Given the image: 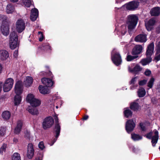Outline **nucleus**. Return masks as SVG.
I'll use <instances>...</instances> for the list:
<instances>
[{
    "label": "nucleus",
    "mask_w": 160,
    "mask_h": 160,
    "mask_svg": "<svg viewBox=\"0 0 160 160\" xmlns=\"http://www.w3.org/2000/svg\"><path fill=\"white\" fill-rule=\"evenodd\" d=\"M55 123H56L57 122V121H58V123H59V121H58V117H56V118H55Z\"/></svg>",
    "instance_id": "64"
},
{
    "label": "nucleus",
    "mask_w": 160,
    "mask_h": 160,
    "mask_svg": "<svg viewBox=\"0 0 160 160\" xmlns=\"http://www.w3.org/2000/svg\"><path fill=\"white\" fill-rule=\"evenodd\" d=\"M38 17V11L37 9L34 8L31 10L30 18L32 21L36 20Z\"/></svg>",
    "instance_id": "15"
},
{
    "label": "nucleus",
    "mask_w": 160,
    "mask_h": 160,
    "mask_svg": "<svg viewBox=\"0 0 160 160\" xmlns=\"http://www.w3.org/2000/svg\"><path fill=\"white\" fill-rule=\"evenodd\" d=\"M138 2L135 1L129 2L126 6V8L128 10H134L138 8Z\"/></svg>",
    "instance_id": "14"
},
{
    "label": "nucleus",
    "mask_w": 160,
    "mask_h": 160,
    "mask_svg": "<svg viewBox=\"0 0 160 160\" xmlns=\"http://www.w3.org/2000/svg\"><path fill=\"white\" fill-rule=\"evenodd\" d=\"M142 49V47L141 45H136L132 49L131 53L133 55H138L141 53Z\"/></svg>",
    "instance_id": "16"
},
{
    "label": "nucleus",
    "mask_w": 160,
    "mask_h": 160,
    "mask_svg": "<svg viewBox=\"0 0 160 160\" xmlns=\"http://www.w3.org/2000/svg\"><path fill=\"white\" fill-rule=\"evenodd\" d=\"M44 38V36L43 35H41V37L39 38V41L40 42H42V41L43 39Z\"/></svg>",
    "instance_id": "62"
},
{
    "label": "nucleus",
    "mask_w": 160,
    "mask_h": 160,
    "mask_svg": "<svg viewBox=\"0 0 160 160\" xmlns=\"http://www.w3.org/2000/svg\"><path fill=\"white\" fill-rule=\"evenodd\" d=\"M38 146L39 148L41 150H43V149L45 148V147L44 144V142L42 141L40 142H39Z\"/></svg>",
    "instance_id": "44"
},
{
    "label": "nucleus",
    "mask_w": 160,
    "mask_h": 160,
    "mask_svg": "<svg viewBox=\"0 0 160 160\" xmlns=\"http://www.w3.org/2000/svg\"><path fill=\"white\" fill-rule=\"evenodd\" d=\"M139 127L142 131L144 132L146 131V127L144 125L143 123L141 122L139 123Z\"/></svg>",
    "instance_id": "46"
},
{
    "label": "nucleus",
    "mask_w": 160,
    "mask_h": 160,
    "mask_svg": "<svg viewBox=\"0 0 160 160\" xmlns=\"http://www.w3.org/2000/svg\"><path fill=\"white\" fill-rule=\"evenodd\" d=\"M139 107V106L138 103L135 102L131 103L130 106V108L134 111H138Z\"/></svg>",
    "instance_id": "27"
},
{
    "label": "nucleus",
    "mask_w": 160,
    "mask_h": 160,
    "mask_svg": "<svg viewBox=\"0 0 160 160\" xmlns=\"http://www.w3.org/2000/svg\"><path fill=\"white\" fill-rule=\"evenodd\" d=\"M152 132L151 131L147 133L146 135H145L144 136L146 137L148 139H151L152 138Z\"/></svg>",
    "instance_id": "43"
},
{
    "label": "nucleus",
    "mask_w": 160,
    "mask_h": 160,
    "mask_svg": "<svg viewBox=\"0 0 160 160\" xmlns=\"http://www.w3.org/2000/svg\"><path fill=\"white\" fill-rule=\"evenodd\" d=\"M88 118L89 116L88 115H86L83 117L82 119L84 120H86L88 119Z\"/></svg>",
    "instance_id": "60"
},
{
    "label": "nucleus",
    "mask_w": 160,
    "mask_h": 160,
    "mask_svg": "<svg viewBox=\"0 0 160 160\" xmlns=\"http://www.w3.org/2000/svg\"><path fill=\"white\" fill-rule=\"evenodd\" d=\"M25 28V24L24 21L22 19H18L16 22V30L18 33H21Z\"/></svg>",
    "instance_id": "9"
},
{
    "label": "nucleus",
    "mask_w": 160,
    "mask_h": 160,
    "mask_svg": "<svg viewBox=\"0 0 160 160\" xmlns=\"http://www.w3.org/2000/svg\"><path fill=\"white\" fill-rule=\"evenodd\" d=\"M12 160H21L20 154L18 152L14 153L12 156Z\"/></svg>",
    "instance_id": "34"
},
{
    "label": "nucleus",
    "mask_w": 160,
    "mask_h": 160,
    "mask_svg": "<svg viewBox=\"0 0 160 160\" xmlns=\"http://www.w3.org/2000/svg\"><path fill=\"white\" fill-rule=\"evenodd\" d=\"M134 40L136 42H145L147 40V35L143 34H139L135 37Z\"/></svg>",
    "instance_id": "17"
},
{
    "label": "nucleus",
    "mask_w": 160,
    "mask_h": 160,
    "mask_svg": "<svg viewBox=\"0 0 160 160\" xmlns=\"http://www.w3.org/2000/svg\"><path fill=\"white\" fill-rule=\"evenodd\" d=\"M54 123L53 118L51 116L47 117L43 120L42 123V127L44 130L50 128Z\"/></svg>",
    "instance_id": "5"
},
{
    "label": "nucleus",
    "mask_w": 160,
    "mask_h": 160,
    "mask_svg": "<svg viewBox=\"0 0 160 160\" xmlns=\"http://www.w3.org/2000/svg\"><path fill=\"white\" fill-rule=\"evenodd\" d=\"M28 111L32 115H38L39 114L38 109L36 107H30Z\"/></svg>",
    "instance_id": "26"
},
{
    "label": "nucleus",
    "mask_w": 160,
    "mask_h": 160,
    "mask_svg": "<svg viewBox=\"0 0 160 160\" xmlns=\"http://www.w3.org/2000/svg\"><path fill=\"white\" fill-rule=\"evenodd\" d=\"M152 26L148 25V24H146V28L147 30L148 31H150L152 29Z\"/></svg>",
    "instance_id": "54"
},
{
    "label": "nucleus",
    "mask_w": 160,
    "mask_h": 160,
    "mask_svg": "<svg viewBox=\"0 0 160 160\" xmlns=\"http://www.w3.org/2000/svg\"><path fill=\"white\" fill-rule=\"evenodd\" d=\"M156 31L157 33H160V25L156 28Z\"/></svg>",
    "instance_id": "59"
},
{
    "label": "nucleus",
    "mask_w": 160,
    "mask_h": 160,
    "mask_svg": "<svg viewBox=\"0 0 160 160\" xmlns=\"http://www.w3.org/2000/svg\"><path fill=\"white\" fill-rule=\"evenodd\" d=\"M154 59L156 60L157 61L160 60V54L158 56L155 57Z\"/></svg>",
    "instance_id": "57"
},
{
    "label": "nucleus",
    "mask_w": 160,
    "mask_h": 160,
    "mask_svg": "<svg viewBox=\"0 0 160 160\" xmlns=\"http://www.w3.org/2000/svg\"><path fill=\"white\" fill-rule=\"evenodd\" d=\"M13 82V80L11 78H9L7 79L4 83L3 84L4 92H7L10 91L12 87Z\"/></svg>",
    "instance_id": "6"
},
{
    "label": "nucleus",
    "mask_w": 160,
    "mask_h": 160,
    "mask_svg": "<svg viewBox=\"0 0 160 160\" xmlns=\"http://www.w3.org/2000/svg\"><path fill=\"white\" fill-rule=\"evenodd\" d=\"M54 132L56 134L55 137L58 138L60 135L61 130V127L58 123V121L56 123H55L54 128Z\"/></svg>",
    "instance_id": "20"
},
{
    "label": "nucleus",
    "mask_w": 160,
    "mask_h": 160,
    "mask_svg": "<svg viewBox=\"0 0 160 160\" xmlns=\"http://www.w3.org/2000/svg\"><path fill=\"white\" fill-rule=\"evenodd\" d=\"M154 43L153 42L151 43L148 45L146 52V58L142 60L143 65H146L152 61V56L154 52Z\"/></svg>",
    "instance_id": "2"
},
{
    "label": "nucleus",
    "mask_w": 160,
    "mask_h": 160,
    "mask_svg": "<svg viewBox=\"0 0 160 160\" xmlns=\"http://www.w3.org/2000/svg\"><path fill=\"white\" fill-rule=\"evenodd\" d=\"M46 76L50 77L51 79H52L53 77V76L51 71L50 70L48 71V72H45Z\"/></svg>",
    "instance_id": "47"
},
{
    "label": "nucleus",
    "mask_w": 160,
    "mask_h": 160,
    "mask_svg": "<svg viewBox=\"0 0 160 160\" xmlns=\"http://www.w3.org/2000/svg\"><path fill=\"white\" fill-rule=\"evenodd\" d=\"M155 20L154 19L151 18L148 21L147 24L149 26H152L155 24Z\"/></svg>",
    "instance_id": "41"
},
{
    "label": "nucleus",
    "mask_w": 160,
    "mask_h": 160,
    "mask_svg": "<svg viewBox=\"0 0 160 160\" xmlns=\"http://www.w3.org/2000/svg\"><path fill=\"white\" fill-rule=\"evenodd\" d=\"M138 96L139 98L143 97L146 94V91L145 89L142 88L139 89L138 92Z\"/></svg>",
    "instance_id": "33"
},
{
    "label": "nucleus",
    "mask_w": 160,
    "mask_h": 160,
    "mask_svg": "<svg viewBox=\"0 0 160 160\" xmlns=\"http://www.w3.org/2000/svg\"><path fill=\"white\" fill-rule=\"evenodd\" d=\"M40 92L42 94H45L49 93L48 87L42 85H40L38 88Z\"/></svg>",
    "instance_id": "24"
},
{
    "label": "nucleus",
    "mask_w": 160,
    "mask_h": 160,
    "mask_svg": "<svg viewBox=\"0 0 160 160\" xmlns=\"http://www.w3.org/2000/svg\"><path fill=\"white\" fill-rule=\"evenodd\" d=\"M2 116L4 119L8 120L10 118L11 116L10 112L8 111H5L2 113Z\"/></svg>",
    "instance_id": "30"
},
{
    "label": "nucleus",
    "mask_w": 160,
    "mask_h": 160,
    "mask_svg": "<svg viewBox=\"0 0 160 160\" xmlns=\"http://www.w3.org/2000/svg\"><path fill=\"white\" fill-rule=\"evenodd\" d=\"M22 2L24 5L27 7H29L31 5V0H23Z\"/></svg>",
    "instance_id": "39"
},
{
    "label": "nucleus",
    "mask_w": 160,
    "mask_h": 160,
    "mask_svg": "<svg viewBox=\"0 0 160 160\" xmlns=\"http://www.w3.org/2000/svg\"><path fill=\"white\" fill-rule=\"evenodd\" d=\"M111 59L113 62L117 66H118L121 64L122 59L119 52H116L112 55Z\"/></svg>",
    "instance_id": "7"
},
{
    "label": "nucleus",
    "mask_w": 160,
    "mask_h": 160,
    "mask_svg": "<svg viewBox=\"0 0 160 160\" xmlns=\"http://www.w3.org/2000/svg\"><path fill=\"white\" fill-rule=\"evenodd\" d=\"M150 13L152 16H159L160 15V7H157L152 8L150 11Z\"/></svg>",
    "instance_id": "18"
},
{
    "label": "nucleus",
    "mask_w": 160,
    "mask_h": 160,
    "mask_svg": "<svg viewBox=\"0 0 160 160\" xmlns=\"http://www.w3.org/2000/svg\"><path fill=\"white\" fill-rule=\"evenodd\" d=\"M43 157L42 153L38 152L36 155L35 160H42Z\"/></svg>",
    "instance_id": "40"
},
{
    "label": "nucleus",
    "mask_w": 160,
    "mask_h": 160,
    "mask_svg": "<svg viewBox=\"0 0 160 160\" xmlns=\"http://www.w3.org/2000/svg\"><path fill=\"white\" fill-rule=\"evenodd\" d=\"M151 73V72L150 70L148 69H146V71L144 72V74L145 75L148 76L150 75Z\"/></svg>",
    "instance_id": "49"
},
{
    "label": "nucleus",
    "mask_w": 160,
    "mask_h": 160,
    "mask_svg": "<svg viewBox=\"0 0 160 160\" xmlns=\"http://www.w3.org/2000/svg\"><path fill=\"white\" fill-rule=\"evenodd\" d=\"M136 77L133 78L129 82V84L133 85L136 81Z\"/></svg>",
    "instance_id": "51"
},
{
    "label": "nucleus",
    "mask_w": 160,
    "mask_h": 160,
    "mask_svg": "<svg viewBox=\"0 0 160 160\" xmlns=\"http://www.w3.org/2000/svg\"><path fill=\"white\" fill-rule=\"evenodd\" d=\"M6 128L3 127H0V136H4L6 132Z\"/></svg>",
    "instance_id": "42"
},
{
    "label": "nucleus",
    "mask_w": 160,
    "mask_h": 160,
    "mask_svg": "<svg viewBox=\"0 0 160 160\" xmlns=\"http://www.w3.org/2000/svg\"><path fill=\"white\" fill-rule=\"evenodd\" d=\"M154 78L153 77H151L148 83L147 86L150 88H152L154 84Z\"/></svg>",
    "instance_id": "35"
},
{
    "label": "nucleus",
    "mask_w": 160,
    "mask_h": 160,
    "mask_svg": "<svg viewBox=\"0 0 160 160\" xmlns=\"http://www.w3.org/2000/svg\"><path fill=\"white\" fill-rule=\"evenodd\" d=\"M138 20V17L136 15L130 14L128 16L126 24L129 32L131 31L135 28Z\"/></svg>",
    "instance_id": "1"
},
{
    "label": "nucleus",
    "mask_w": 160,
    "mask_h": 160,
    "mask_svg": "<svg viewBox=\"0 0 160 160\" xmlns=\"http://www.w3.org/2000/svg\"><path fill=\"white\" fill-rule=\"evenodd\" d=\"M20 94H16L14 97V104L15 105H17L19 104L22 100V97L20 95Z\"/></svg>",
    "instance_id": "29"
},
{
    "label": "nucleus",
    "mask_w": 160,
    "mask_h": 160,
    "mask_svg": "<svg viewBox=\"0 0 160 160\" xmlns=\"http://www.w3.org/2000/svg\"><path fill=\"white\" fill-rule=\"evenodd\" d=\"M154 133L155 135H154L153 136L154 137H156L159 138L158 131L157 130L155 129L154 130Z\"/></svg>",
    "instance_id": "52"
},
{
    "label": "nucleus",
    "mask_w": 160,
    "mask_h": 160,
    "mask_svg": "<svg viewBox=\"0 0 160 160\" xmlns=\"http://www.w3.org/2000/svg\"><path fill=\"white\" fill-rule=\"evenodd\" d=\"M135 124L132 119L128 120L126 122L125 129L128 133H130L133 130Z\"/></svg>",
    "instance_id": "8"
},
{
    "label": "nucleus",
    "mask_w": 160,
    "mask_h": 160,
    "mask_svg": "<svg viewBox=\"0 0 160 160\" xmlns=\"http://www.w3.org/2000/svg\"><path fill=\"white\" fill-rule=\"evenodd\" d=\"M124 117L126 118H131L132 115V112L128 108H124L123 112Z\"/></svg>",
    "instance_id": "23"
},
{
    "label": "nucleus",
    "mask_w": 160,
    "mask_h": 160,
    "mask_svg": "<svg viewBox=\"0 0 160 160\" xmlns=\"http://www.w3.org/2000/svg\"><path fill=\"white\" fill-rule=\"evenodd\" d=\"M15 92L16 94H21L22 92V85L21 82L18 81L15 84Z\"/></svg>",
    "instance_id": "13"
},
{
    "label": "nucleus",
    "mask_w": 160,
    "mask_h": 160,
    "mask_svg": "<svg viewBox=\"0 0 160 160\" xmlns=\"http://www.w3.org/2000/svg\"><path fill=\"white\" fill-rule=\"evenodd\" d=\"M14 6L12 4L9 3L7 5L6 8V11L7 13H11L14 11Z\"/></svg>",
    "instance_id": "25"
},
{
    "label": "nucleus",
    "mask_w": 160,
    "mask_h": 160,
    "mask_svg": "<svg viewBox=\"0 0 160 160\" xmlns=\"http://www.w3.org/2000/svg\"><path fill=\"white\" fill-rule=\"evenodd\" d=\"M1 30L3 35L7 36L9 33V25L7 22H2L1 27Z\"/></svg>",
    "instance_id": "10"
},
{
    "label": "nucleus",
    "mask_w": 160,
    "mask_h": 160,
    "mask_svg": "<svg viewBox=\"0 0 160 160\" xmlns=\"http://www.w3.org/2000/svg\"><path fill=\"white\" fill-rule=\"evenodd\" d=\"M32 82V78L28 76L26 77V80L24 81V84L26 87H28L31 85Z\"/></svg>",
    "instance_id": "28"
},
{
    "label": "nucleus",
    "mask_w": 160,
    "mask_h": 160,
    "mask_svg": "<svg viewBox=\"0 0 160 160\" xmlns=\"http://www.w3.org/2000/svg\"><path fill=\"white\" fill-rule=\"evenodd\" d=\"M34 150L33 145L32 143L28 144L27 148V156L29 159H32L34 156Z\"/></svg>",
    "instance_id": "11"
},
{
    "label": "nucleus",
    "mask_w": 160,
    "mask_h": 160,
    "mask_svg": "<svg viewBox=\"0 0 160 160\" xmlns=\"http://www.w3.org/2000/svg\"><path fill=\"white\" fill-rule=\"evenodd\" d=\"M42 50L44 51L51 52L52 51V48L48 43H44L42 44L41 47Z\"/></svg>",
    "instance_id": "22"
},
{
    "label": "nucleus",
    "mask_w": 160,
    "mask_h": 160,
    "mask_svg": "<svg viewBox=\"0 0 160 160\" xmlns=\"http://www.w3.org/2000/svg\"><path fill=\"white\" fill-rule=\"evenodd\" d=\"M131 138L134 141H139L142 139V136L135 133L131 134Z\"/></svg>",
    "instance_id": "32"
},
{
    "label": "nucleus",
    "mask_w": 160,
    "mask_h": 160,
    "mask_svg": "<svg viewBox=\"0 0 160 160\" xmlns=\"http://www.w3.org/2000/svg\"><path fill=\"white\" fill-rule=\"evenodd\" d=\"M7 146V144L3 143L0 148V153L3 154V152H5L6 150V148Z\"/></svg>",
    "instance_id": "38"
},
{
    "label": "nucleus",
    "mask_w": 160,
    "mask_h": 160,
    "mask_svg": "<svg viewBox=\"0 0 160 160\" xmlns=\"http://www.w3.org/2000/svg\"><path fill=\"white\" fill-rule=\"evenodd\" d=\"M158 138H159L156 137H154L152 136V138L151 139L152 140L151 143L153 147H155V146L156 144L158 142Z\"/></svg>",
    "instance_id": "37"
},
{
    "label": "nucleus",
    "mask_w": 160,
    "mask_h": 160,
    "mask_svg": "<svg viewBox=\"0 0 160 160\" xmlns=\"http://www.w3.org/2000/svg\"><path fill=\"white\" fill-rule=\"evenodd\" d=\"M9 56V54L8 51L4 50H0V58L2 60L7 59Z\"/></svg>",
    "instance_id": "21"
},
{
    "label": "nucleus",
    "mask_w": 160,
    "mask_h": 160,
    "mask_svg": "<svg viewBox=\"0 0 160 160\" xmlns=\"http://www.w3.org/2000/svg\"><path fill=\"white\" fill-rule=\"evenodd\" d=\"M135 55L134 56H132L131 55H128L126 58L127 61L128 62L131 61L138 57V55Z\"/></svg>",
    "instance_id": "36"
},
{
    "label": "nucleus",
    "mask_w": 160,
    "mask_h": 160,
    "mask_svg": "<svg viewBox=\"0 0 160 160\" xmlns=\"http://www.w3.org/2000/svg\"><path fill=\"white\" fill-rule=\"evenodd\" d=\"M23 122L21 120H19L17 123V125L14 129V132L16 134H19L21 132L22 126Z\"/></svg>",
    "instance_id": "19"
},
{
    "label": "nucleus",
    "mask_w": 160,
    "mask_h": 160,
    "mask_svg": "<svg viewBox=\"0 0 160 160\" xmlns=\"http://www.w3.org/2000/svg\"><path fill=\"white\" fill-rule=\"evenodd\" d=\"M142 70V68L139 65H136L131 70V72L135 74H138L139 72L141 71Z\"/></svg>",
    "instance_id": "31"
},
{
    "label": "nucleus",
    "mask_w": 160,
    "mask_h": 160,
    "mask_svg": "<svg viewBox=\"0 0 160 160\" xmlns=\"http://www.w3.org/2000/svg\"><path fill=\"white\" fill-rule=\"evenodd\" d=\"M41 81L43 84L47 87H52L53 86L54 82L52 79L47 78H43L41 79Z\"/></svg>",
    "instance_id": "12"
},
{
    "label": "nucleus",
    "mask_w": 160,
    "mask_h": 160,
    "mask_svg": "<svg viewBox=\"0 0 160 160\" xmlns=\"http://www.w3.org/2000/svg\"><path fill=\"white\" fill-rule=\"evenodd\" d=\"M10 1L13 2H17L18 1V0H10Z\"/></svg>",
    "instance_id": "63"
},
{
    "label": "nucleus",
    "mask_w": 160,
    "mask_h": 160,
    "mask_svg": "<svg viewBox=\"0 0 160 160\" xmlns=\"http://www.w3.org/2000/svg\"><path fill=\"white\" fill-rule=\"evenodd\" d=\"M25 136L26 138H29V136H30V132L28 131H26L25 132Z\"/></svg>",
    "instance_id": "55"
},
{
    "label": "nucleus",
    "mask_w": 160,
    "mask_h": 160,
    "mask_svg": "<svg viewBox=\"0 0 160 160\" xmlns=\"http://www.w3.org/2000/svg\"><path fill=\"white\" fill-rule=\"evenodd\" d=\"M147 81V80L143 79L140 81L138 82V84L140 86H143L146 84Z\"/></svg>",
    "instance_id": "45"
},
{
    "label": "nucleus",
    "mask_w": 160,
    "mask_h": 160,
    "mask_svg": "<svg viewBox=\"0 0 160 160\" xmlns=\"http://www.w3.org/2000/svg\"><path fill=\"white\" fill-rule=\"evenodd\" d=\"M3 86V83L2 82L0 81V93L2 91Z\"/></svg>",
    "instance_id": "61"
},
{
    "label": "nucleus",
    "mask_w": 160,
    "mask_h": 160,
    "mask_svg": "<svg viewBox=\"0 0 160 160\" xmlns=\"http://www.w3.org/2000/svg\"><path fill=\"white\" fill-rule=\"evenodd\" d=\"M132 151L135 153H137L138 151V149L134 147H132Z\"/></svg>",
    "instance_id": "58"
},
{
    "label": "nucleus",
    "mask_w": 160,
    "mask_h": 160,
    "mask_svg": "<svg viewBox=\"0 0 160 160\" xmlns=\"http://www.w3.org/2000/svg\"><path fill=\"white\" fill-rule=\"evenodd\" d=\"M159 53H160V42H159L158 44L157 48L156 54H158Z\"/></svg>",
    "instance_id": "50"
},
{
    "label": "nucleus",
    "mask_w": 160,
    "mask_h": 160,
    "mask_svg": "<svg viewBox=\"0 0 160 160\" xmlns=\"http://www.w3.org/2000/svg\"><path fill=\"white\" fill-rule=\"evenodd\" d=\"M18 36L15 31L11 32L9 35L10 47L12 49H14L18 44Z\"/></svg>",
    "instance_id": "3"
},
{
    "label": "nucleus",
    "mask_w": 160,
    "mask_h": 160,
    "mask_svg": "<svg viewBox=\"0 0 160 160\" xmlns=\"http://www.w3.org/2000/svg\"><path fill=\"white\" fill-rule=\"evenodd\" d=\"M57 139V138H56L55 137L52 140L51 142L50 143V146H52L54 143L56 142Z\"/></svg>",
    "instance_id": "53"
},
{
    "label": "nucleus",
    "mask_w": 160,
    "mask_h": 160,
    "mask_svg": "<svg viewBox=\"0 0 160 160\" xmlns=\"http://www.w3.org/2000/svg\"><path fill=\"white\" fill-rule=\"evenodd\" d=\"M27 101L30 103L32 107H36L41 104L40 100L34 98V96L32 94H29L26 98Z\"/></svg>",
    "instance_id": "4"
},
{
    "label": "nucleus",
    "mask_w": 160,
    "mask_h": 160,
    "mask_svg": "<svg viewBox=\"0 0 160 160\" xmlns=\"http://www.w3.org/2000/svg\"><path fill=\"white\" fill-rule=\"evenodd\" d=\"M7 17L6 16L0 14V20H2L3 21V22H6L5 21L7 19Z\"/></svg>",
    "instance_id": "48"
},
{
    "label": "nucleus",
    "mask_w": 160,
    "mask_h": 160,
    "mask_svg": "<svg viewBox=\"0 0 160 160\" xmlns=\"http://www.w3.org/2000/svg\"><path fill=\"white\" fill-rule=\"evenodd\" d=\"M18 55V50H16L14 51V52L13 53V56L15 58H16L17 57Z\"/></svg>",
    "instance_id": "56"
}]
</instances>
